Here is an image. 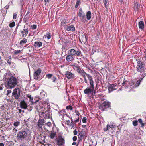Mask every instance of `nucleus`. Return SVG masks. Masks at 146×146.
Segmentation results:
<instances>
[{
	"label": "nucleus",
	"instance_id": "f257e3e1",
	"mask_svg": "<svg viewBox=\"0 0 146 146\" xmlns=\"http://www.w3.org/2000/svg\"><path fill=\"white\" fill-rule=\"evenodd\" d=\"M4 79L5 80V86L7 89L14 88L18 82L17 79L9 72L6 73L4 75Z\"/></svg>",
	"mask_w": 146,
	"mask_h": 146
},
{
	"label": "nucleus",
	"instance_id": "f03ea898",
	"mask_svg": "<svg viewBox=\"0 0 146 146\" xmlns=\"http://www.w3.org/2000/svg\"><path fill=\"white\" fill-rule=\"evenodd\" d=\"M27 132V131L25 130H22L19 132L17 135V139L29 142L30 140L31 137Z\"/></svg>",
	"mask_w": 146,
	"mask_h": 146
},
{
	"label": "nucleus",
	"instance_id": "7ed1b4c3",
	"mask_svg": "<svg viewBox=\"0 0 146 146\" xmlns=\"http://www.w3.org/2000/svg\"><path fill=\"white\" fill-rule=\"evenodd\" d=\"M88 79L89 81L90 86L89 88H86L84 91V93L88 96H91L93 94L94 90V81L91 77L88 75Z\"/></svg>",
	"mask_w": 146,
	"mask_h": 146
},
{
	"label": "nucleus",
	"instance_id": "20e7f679",
	"mask_svg": "<svg viewBox=\"0 0 146 146\" xmlns=\"http://www.w3.org/2000/svg\"><path fill=\"white\" fill-rule=\"evenodd\" d=\"M136 61H137V65L136 68L137 71L142 73L144 71V68L145 67V64L139 59H137Z\"/></svg>",
	"mask_w": 146,
	"mask_h": 146
},
{
	"label": "nucleus",
	"instance_id": "39448f33",
	"mask_svg": "<svg viewBox=\"0 0 146 146\" xmlns=\"http://www.w3.org/2000/svg\"><path fill=\"white\" fill-rule=\"evenodd\" d=\"M21 90L19 88H15L13 90L12 96H14L16 99L19 98L20 96Z\"/></svg>",
	"mask_w": 146,
	"mask_h": 146
},
{
	"label": "nucleus",
	"instance_id": "423d86ee",
	"mask_svg": "<svg viewBox=\"0 0 146 146\" xmlns=\"http://www.w3.org/2000/svg\"><path fill=\"white\" fill-rule=\"evenodd\" d=\"M110 103L108 101H104L99 106V108L102 111H104L106 109L110 107Z\"/></svg>",
	"mask_w": 146,
	"mask_h": 146
},
{
	"label": "nucleus",
	"instance_id": "0eeeda50",
	"mask_svg": "<svg viewBox=\"0 0 146 146\" xmlns=\"http://www.w3.org/2000/svg\"><path fill=\"white\" fill-rule=\"evenodd\" d=\"M68 53L72 56L76 55L79 56L81 54V52L80 50L76 51L74 49H71L68 51Z\"/></svg>",
	"mask_w": 146,
	"mask_h": 146
},
{
	"label": "nucleus",
	"instance_id": "6e6552de",
	"mask_svg": "<svg viewBox=\"0 0 146 146\" xmlns=\"http://www.w3.org/2000/svg\"><path fill=\"white\" fill-rule=\"evenodd\" d=\"M78 16L80 17V19L82 21H86L85 14L82 11V9L80 8L79 9V11L78 13Z\"/></svg>",
	"mask_w": 146,
	"mask_h": 146
},
{
	"label": "nucleus",
	"instance_id": "1a4fd4ad",
	"mask_svg": "<svg viewBox=\"0 0 146 146\" xmlns=\"http://www.w3.org/2000/svg\"><path fill=\"white\" fill-rule=\"evenodd\" d=\"M65 75L66 76L68 79H73L75 77L74 74L72 73L69 71L66 72Z\"/></svg>",
	"mask_w": 146,
	"mask_h": 146
},
{
	"label": "nucleus",
	"instance_id": "9d476101",
	"mask_svg": "<svg viewBox=\"0 0 146 146\" xmlns=\"http://www.w3.org/2000/svg\"><path fill=\"white\" fill-rule=\"evenodd\" d=\"M45 121L43 119H39L37 123V127L39 128H42V126L44 125Z\"/></svg>",
	"mask_w": 146,
	"mask_h": 146
},
{
	"label": "nucleus",
	"instance_id": "9b49d317",
	"mask_svg": "<svg viewBox=\"0 0 146 146\" xmlns=\"http://www.w3.org/2000/svg\"><path fill=\"white\" fill-rule=\"evenodd\" d=\"M20 107L22 109H26L28 107L27 103L24 100H22L20 103Z\"/></svg>",
	"mask_w": 146,
	"mask_h": 146
},
{
	"label": "nucleus",
	"instance_id": "f8f14e48",
	"mask_svg": "<svg viewBox=\"0 0 146 146\" xmlns=\"http://www.w3.org/2000/svg\"><path fill=\"white\" fill-rule=\"evenodd\" d=\"M39 100L38 99L35 101V102H34V103H33V105H35V108L37 111L40 110V109H41V106L39 102Z\"/></svg>",
	"mask_w": 146,
	"mask_h": 146
},
{
	"label": "nucleus",
	"instance_id": "ddd939ff",
	"mask_svg": "<svg viewBox=\"0 0 146 146\" xmlns=\"http://www.w3.org/2000/svg\"><path fill=\"white\" fill-rule=\"evenodd\" d=\"M41 70L39 69L35 72L34 74V79H36L38 78V76L40 74L41 72Z\"/></svg>",
	"mask_w": 146,
	"mask_h": 146
},
{
	"label": "nucleus",
	"instance_id": "4468645a",
	"mask_svg": "<svg viewBox=\"0 0 146 146\" xmlns=\"http://www.w3.org/2000/svg\"><path fill=\"white\" fill-rule=\"evenodd\" d=\"M116 86V85L115 84H110L109 85H108V89L109 92H112L113 90H116V88H115Z\"/></svg>",
	"mask_w": 146,
	"mask_h": 146
},
{
	"label": "nucleus",
	"instance_id": "2eb2a0df",
	"mask_svg": "<svg viewBox=\"0 0 146 146\" xmlns=\"http://www.w3.org/2000/svg\"><path fill=\"white\" fill-rule=\"evenodd\" d=\"M139 7L140 5L139 3L137 2L134 1V6L133 7L134 10L135 11H138Z\"/></svg>",
	"mask_w": 146,
	"mask_h": 146
},
{
	"label": "nucleus",
	"instance_id": "dca6fc26",
	"mask_svg": "<svg viewBox=\"0 0 146 146\" xmlns=\"http://www.w3.org/2000/svg\"><path fill=\"white\" fill-rule=\"evenodd\" d=\"M42 43L40 41H36L35 42L33 46L35 48L40 47L42 46Z\"/></svg>",
	"mask_w": 146,
	"mask_h": 146
},
{
	"label": "nucleus",
	"instance_id": "f3484780",
	"mask_svg": "<svg viewBox=\"0 0 146 146\" xmlns=\"http://www.w3.org/2000/svg\"><path fill=\"white\" fill-rule=\"evenodd\" d=\"M66 59L68 62H72L74 60V58H73V56L68 54L66 56Z\"/></svg>",
	"mask_w": 146,
	"mask_h": 146
},
{
	"label": "nucleus",
	"instance_id": "a211bd4d",
	"mask_svg": "<svg viewBox=\"0 0 146 146\" xmlns=\"http://www.w3.org/2000/svg\"><path fill=\"white\" fill-rule=\"evenodd\" d=\"M39 116L42 119L49 118V117H48V116L46 115L44 112L39 113Z\"/></svg>",
	"mask_w": 146,
	"mask_h": 146
},
{
	"label": "nucleus",
	"instance_id": "6ab92c4d",
	"mask_svg": "<svg viewBox=\"0 0 146 146\" xmlns=\"http://www.w3.org/2000/svg\"><path fill=\"white\" fill-rule=\"evenodd\" d=\"M67 30L69 31H74L75 30V28L73 25H70L67 27Z\"/></svg>",
	"mask_w": 146,
	"mask_h": 146
},
{
	"label": "nucleus",
	"instance_id": "aec40b11",
	"mask_svg": "<svg viewBox=\"0 0 146 146\" xmlns=\"http://www.w3.org/2000/svg\"><path fill=\"white\" fill-rule=\"evenodd\" d=\"M25 26L24 28H25ZM21 33L23 35V36L24 35H27L28 33L27 29L24 28L23 30L21 32Z\"/></svg>",
	"mask_w": 146,
	"mask_h": 146
},
{
	"label": "nucleus",
	"instance_id": "412c9836",
	"mask_svg": "<svg viewBox=\"0 0 146 146\" xmlns=\"http://www.w3.org/2000/svg\"><path fill=\"white\" fill-rule=\"evenodd\" d=\"M80 74H81L82 76H83V77L86 76V75L87 77L88 78V77L87 76L88 75L89 76L91 77V78H92V80H93V78L92 76H91L90 75L86 73L84 70H83L81 72Z\"/></svg>",
	"mask_w": 146,
	"mask_h": 146
},
{
	"label": "nucleus",
	"instance_id": "4be33fe9",
	"mask_svg": "<svg viewBox=\"0 0 146 146\" xmlns=\"http://www.w3.org/2000/svg\"><path fill=\"white\" fill-rule=\"evenodd\" d=\"M139 27L141 30H143L144 28V23L143 21H140L139 23Z\"/></svg>",
	"mask_w": 146,
	"mask_h": 146
},
{
	"label": "nucleus",
	"instance_id": "5701e85b",
	"mask_svg": "<svg viewBox=\"0 0 146 146\" xmlns=\"http://www.w3.org/2000/svg\"><path fill=\"white\" fill-rule=\"evenodd\" d=\"M44 112L48 116V117H49V118H50L51 117V115L52 114L51 113V111L50 110L48 109L46 111H45Z\"/></svg>",
	"mask_w": 146,
	"mask_h": 146
},
{
	"label": "nucleus",
	"instance_id": "b1692460",
	"mask_svg": "<svg viewBox=\"0 0 146 146\" xmlns=\"http://www.w3.org/2000/svg\"><path fill=\"white\" fill-rule=\"evenodd\" d=\"M86 16V18L87 20H89L90 19L91 17V13L90 11L87 12Z\"/></svg>",
	"mask_w": 146,
	"mask_h": 146
},
{
	"label": "nucleus",
	"instance_id": "393cba45",
	"mask_svg": "<svg viewBox=\"0 0 146 146\" xmlns=\"http://www.w3.org/2000/svg\"><path fill=\"white\" fill-rule=\"evenodd\" d=\"M27 97L29 98V101L31 102V105H33V103H34V102H35V101H34L33 100V97H31L30 95L28 94L27 95Z\"/></svg>",
	"mask_w": 146,
	"mask_h": 146
},
{
	"label": "nucleus",
	"instance_id": "a878e982",
	"mask_svg": "<svg viewBox=\"0 0 146 146\" xmlns=\"http://www.w3.org/2000/svg\"><path fill=\"white\" fill-rule=\"evenodd\" d=\"M64 141V139L62 138H61L57 141V144L59 145H62Z\"/></svg>",
	"mask_w": 146,
	"mask_h": 146
},
{
	"label": "nucleus",
	"instance_id": "bb28decb",
	"mask_svg": "<svg viewBox=\"0 0 146 146\" xmlns=\"http://www.w3.org/2000/svg\"><path fill=\"white\" fill-rule=\"evenodd\" d=\"M56 135V133L55 132H51L49 135V137L51 139H53Z\"/></svg>",
	"mask_w": 146,
	"mask_h": 146
},
{
	"label": "nucleus",
	"instance_id": "cd10ccee",
	"mask_svg": "<svg viewBox=\"0 0 146 146\" xmlns=\"http://www.w3.org/2000/svg\"><path fill=\"white\" fill-rule=\"evenodd\" d=\"M81 39L84 43H85L87 41V39L86 35L82 36L81 38Z\"/></svg>",
	"mask_w": 146,
	"mask_h": 146
},
{
	"label": "nucleus",
	"instance_id": "c85d7f7f",
	"mask_svg": "<svg viewBox=\"0 0 146 146\" xmlns=\"http://www.w3.org/2000/svg\"><path fill=\"white\" fill-rule=\"evenodd\" d=\"M129 82L128 81L126 80L125 79H124L123 82L121 84L123 86H124L125 85L128 86H129Z\"/></svg>",
	"mask_w": 146,
	"mask_h": 146
},
{
	"label": "nucleus",
	"instance_id": "c756f323",
	"mask_svg": "<svg viewBox=\"0 0 146 146\" xmlns=\"http://www.w3.org/2000/svg\"><path fill=\"white\" fill-rule=\"evenodd\" d=\"M143 80L142 78H140L139 79V80L136 82L135 86L136 87L138 86L140 84V82L142 80Z\"/></svg>",
	"mask_w": 146,
	"mask_h": 146
},
{
	"label": "nucleus",
	"instance_id": "7c9ffc66",
	"mask_svg": "<svg viewBox=\"0 0 146 146\" xmlns=\"http://www.w3.org/2000/svg\"><path fill=\"white\" fill-rule=\"evenodd\" d=\"M26 48L29 51V52H32L33 50L34 49L33 47L31 46H29Z\"/></svg>",
	"mask_w": 146,
	"mask_h": 146
},
{
	"label": "nucleus",
	"instance_id": "2f4dec72",
	"mask_svg": "<svg viewBox=\"0 0 146 146\" xmlns=\"http://www.w3.org/2000/svg\"><path fill=\"white\" fill-rule=\"evenodd\" d=\"M27 41V39L25 38H24L23 39L21 40L20 42V45L22 44H25L26 43Z\"/></svg>",
	"mask_w": 146,
	"mask_h": 146
},
{
	"label": "nucleus",
	"instance_id": "473e14b6",
	"mask_svg": "<svg viewBox=\"0 0 146 146\" xmlns=\"http://www.w3.org/2000/svg\"><path fill=\"white\" fill-rule=\"evenodd\" d=\"M139 122L140 123L141 125V127H143L144 125V123H143L142 122V120L141 119H139L138 120Z\"/></svg>",
	"mask_w": 146,
	"mask_h": 146
},
{
	"label": "nucleus",
	"instance_id": "72a5a7b5",
	"mask_svg": "<svg viewBox=\"0 0 146 146\" xmlns=\"http://www.w3.org/2000/svg\"><path fill=\"white\" fill-rule=\"evenodd\" d=\"M45 38H47L48 39H49L51 38V34L50 33H48L47 34L44 36Z\"/></svg>",
	"mask_w": 146,
	"mask_h": 146
},
{
	"label": "nucleus",
	"instance_id": "f704fd0d",
	"mask_svg": "<svg viewBox=\"0 0 146 146\" xmlns=\"http://www.w3.org/2000/svg\"><path fill=\"white\" fill-rule=\"evenodd\" d=\"M103 1L105 5V7L106 8L108 5L107 4H109V3L108 2V0H103Z\"/></svg>",
	"mask_w": 146,
	"mask_h": 146
},
{
	"label": "nucleus",
	"instance_id": "c9c22d12",
	"mask_svg": "<svg viewBox=\"0 0 146 146\" xmlns=\"http://www.w3.org/2000/svg\"><path fill=\"white\" fill-rule=\"evenodd\" d=\"M73 69L76 70L78 68H79V67H80L79 65H77V64L73 65Z\"/></svg>",
	"mask_w": 146,
	"mask_h": 146
},
{
	"label": "nucleus",
	"instance_id": "e433bc0d",
	"mask_svg": "<svg viewBox=\"0 0 146 146\" xmlns=\"http://www.w3.org/2000/svg\"><path fill=\"white\" fill-rule=\"evenodd\" d=\"M80 3V0H77V1L76 2V5H75V8H77L78 7V6H79V5Z\"/></svg>",
	"mask_w": 146,
	"mask_h": 146
},
{
	"label": "nucleus",
	"instance_id": "4c0bfd02",
	"mask_svg": "<svg viewBox=\"0 0 146 146\" xmlns=\"http://www.w3.org/2000/svg\"><path fill=\"white\" fill-rule=\"evenodd\" d=\"M15 25V23L14 22H13L9 24V26L10 27L12 28Z\"/></svg>",
	"mask_w": 146,
	"mask_h": 146
},
{
	"label": "nucleus",
	"instance_id": "58836bf2",
	"mask_svg": "<svg viewBox=\"0 0 146 146\" xmlns=\"http://www.w3.org/2000/svg\"><path fill=\"white\" fill-rule=\"evenodd\" d=\"M66 108L67 110H72L73 109V108L71 105H69L67 106Z\"/></svg>",
	"mask_w": 146,
	"mask_h": 146
},
{
	"label": "nucleus",
	"instance_id": "ea45409f",
	"mask_svg": "<svg viewBox=\"0 0 146 146\" xmlns=\"http://www.w3.org/2000/svg\"><path fill=\"white\" fill-rule=\"evenodd\" d=\"M21 51L19 50H17L14 52V55H17L18 54L20 53Z\"/></svg>",
	"mask_w": 146,
	"mask_h": 146
},
{
	"label": "nucleus",
	"instance_id": "a19ab883",
	"mask_svg": "<svg viewBox=\"0 0 146 146\" xmlns=\"http://www.w3.org/2000/svg\"><path fill=\"white\" fill-rule=\"evenodd\" d=\"M76 70L78 73L80 74L83 70L80 66Z\"/></svg>",
	"mask_w": 146,
	"mask_h": 146
},
{
	"label": "nucleus",
	"instance_id": "79ce46f5",
	"mask_svg": "<svg viewBox=\"0 0 146 146\" xmlns=\"http://www.w3.org/2000/svg\"><path fill=\"white\" fill-rule=\"evenodd\" d=\"M52 76L53 74H48L46 75V77L47 78L49 79L51 77H52Z\"/></svg>",
	"mask_w": 146,
	"mask_h": 146
},
{
	"label": "nucleus",
	"instance_id": "37998d69",
	"mask_svg": "<svg viewBox=\"0 0 146 146\" xmlns=\"http://www.w3.org/2000/svg\"><path fill=\"white\" fill-rule=\"evenodd\" d=\"M20 122L19 121H16L14 123L13 125L16 127H17L20 125Z\"/></svg>",
	"mask_w": 146,
	"mask_h": 146
},
{
	"label": "nucleus",
	"instance_id": "c03bdc74",
	"mask_svg": "<svg viewBox=\"0 0 146 146\" xmlns=\"http://www.w3.org/2000/svg\"><path fill=\"white\" fill-rule=\"evenodd\" d=\"M133 124L134 126H136L138 125V121L135 120L133 122Z\"/></svg>",
	"mask_w": 146,
	"mask_h": 146
},
{
	"label": "nucleus",
	"instance_id": "a18cd8bd",
	"mask_svg": "<svg viewBox=\"0 0 146 146\" xmlns=\"http://www.w3.org/2000/svg\"><path fill=\"white\" fill-rule=\"evenodd\" d=\"M11 90H8L7 91V93L6 94V95L8 96L9 97H10V96H9V94L10 93H11Z\"/></svg>",
	"mask_w": 146,
	"mask_h": 146
},
{
	"label": "nucleus",
	"instance_id": "49530a36",
	"mask_svg": "<svg viewBox=\"0 0 146 146\" xmlns=\"http://www.w3.org/2000/svg\"><path fill=\"white\" fill-rule=\"evenodd\" d=\"M142 73L141 75L142 77L141 78H142L143 79V78L146 76V73L145 72H143Z\"/></svg>",
	"mask_w": 146,
	"mask_h": 146
},
{
	"label": "nucleus",
	"instance_id": "de8ad7c7",
	"mask_svg": "<svg viewBox=\"0 0 146 146\" xmlns=\"http://www.w3.org/2000/svg\"><path fill=\"white\" fill-rule=\"evenodd\" d=\"M86 118L85 117H83L82 119V122L84 123H85L86 122Z\"/></svg>",
	"mask_w": 146,
	"mask_h": 146
},
{
	"label": "nucleus",
	"instance_id": "09e8293b",
	"mask_svg": "<svg viewBox=\"0 0 146 146\" xmlns=\"http://www.w3.org/2000/svg\"><path fill=\"white\" fill-rule=\"evenodd\" d=\"M36 26L35 25H33L31 26V29H35L36 28Z\"/></svg>",
	"mask_w": 146,
	"mask_h": 146
},
{
	"label": "nucleus",
	"instance_id": "8fccbe9b",
	"mask_svg": "<svg viewBox=\"0 0 146 146\" xmlns=\"http://www.w3.org/2000/svg\"><path fill=\"white\" fill-rule=\"evenodd\" d=\"M17 17V15L16 13H14L13 14V18L14 19H16Z\"/></svg>",
	"mask_w": 146,
	"mask_h": 146
},
{
	"label": "nucleus",
	"instance_id": "3c124183",
	"mask_svg": "<svg viewBox=\"0 0 146 146\" xmlns=\"http://www.w3.org/2000/svg\"><path fill=\"white\" fill-rule=\"evenodd\" d=\"M110 128H114L115 127V125H113V124H111L110 125Z\"/></svg>",
	"mask_w": 146,
	"mask_h": 146
},
{
	"label": "nucleus",
	"instance_id": "603ef678",
	"mask_svg": "<svg viewBox=\"0 0 146 146\" xmlns=\"http://www.w3.org/2000/svg\"><path fill=\"white\" fill-rule=\"evenodd\" d=\"M7 62L9 65L11 64L12 62L11 61V60L9 59H8L7 60Z\"/></svg>",
	"mask_w": 146,
	"mask_h": 146
},
{
	"label": "nucleus",
	"instance_id": "864d4df0",
	"mask_svg": "<svg viewBox=\"0 0 146 146\" xmlns=\"http://www.w3.org/2000/svg\"><path fill=\"white\" fill-rule=\"evenodd\" d=\"M74 134V135H76L77 134V131L76 129H75L73 131Z\"/></svg>",
	"mask_w": 146,
	"mask_h": 146
},
{
	"label": "nucleus",
	"instance_id": "5fc2aeb1",
	"mask_svg": "<svg viewBox=\"0 0 146 146\" xmlns=\"http://www.w3.org/2000/svg\"><path fill=\"white\" fill-rule=\"evenodd\" d=\"M26 109L28 110H29L30 111H31L32 109H33V107L32 106H30L29 108H27V109Z\"/></svg>",
	"mask_w": 146,
	"mask_h": 146
},
{
	"label": "nucleus",
	"instance_id": "6e6d98bb",
	"mask_svg": "<svg viewBox=\"0 0 146 146\" xmlns=\"http://www.w3.org/2000/svg\"><path fill=\"white\" fill-rule=\"evenodd\" d=\"M73 140L74 141H76L77 140V137L76 136H74L72 138Z\"/></svg>",
	"mask_w": 146,
	"mask_h": 146
},
{
	"label": "nucleus",
	"instance_id": "4d7b16f0",
	"mask_svg": "<svg viewBox=\"0 0 146 146\" xmlns=\"http://www.w3.org/2000/svg\"><path fill=\"white\" fill-rule=\"evenodd\" d=\"M52 80L53 82H54L56 80V77H54L52 78Z\"/></svg>",
	"mask_w": 146,
	"mask_h": 146
},
{
	"label": "nucleus",
	"instance_id": "13d9d810",
	"mask_svg": "<svg viewBox=\"0 0 146 146\" xmlns=\"http://www.w3.org/2000/svg\"><path fill=\"white\" fill-rule=\"evenodd\" d=\"M82 132H81L79 133V134L78 135V136L79 137H82L84 136V135L83 134H82Z\"/></svg>",
	"mask_w": 146,
	"mask_h": 146
},
{
	"label": "nucleus",
	"instance_id": "bf43d9fd",
	"mask_svg": "<svg viewBox=\"0 0 146 146\" xmlns=\"http://www.w3.org/2000/svg\"><path fill=\"white\" fill-rule=\"evenodd\" d=\"M84 82L87 84V83H88V82L87 80V79L86 77V76L84 77Z\"/></svg>",
	"mask_w": 146,
	"mask_h": 146
},
{
	"label": "nucleus",
	"instance_id": "052dcab7",
	"mask_svg": "<svg viewBox=\"0 0 146 146\" xmlns=\"http://www.w3.org/2000/svg\"><path fill=\"white\" fill-rule=\"evenodd\" d=\"M46 125L48 126H51V123L50 122H48L46 123Z\"/></svg>",
	"mask_w": 146,
	"mask_h": 146
},
{
	"label": "nucleus",
	"instance_id": "680f3d73",
	"mask_svg": "<svg viewBox=\"0 0 146 146\" xmlns=\"http://www.w3.org/2000/svg\"><path fill=\"white\" fill-rule=\"evenodd\" d=\"M79 121V117H77V119L75 120L74 121L75 123H78V122Z\"/></svg>",
	"mask_w": 146,
	"mask_h": 146
},
{
	"label": "nucleus",
	"instance_id": "e2e57ef3",
	"mask_svg": "<svg viewBox=\"0 0 146 146\" xmlns=\"http://www.w3.org/2000/svg\"><path fill=\"white\" fill-rule=\"evenodd\" d=\"M3 84H1L0 86V90H3Z\"/></svg>",
	"mask_w": 146,
	"mask_h": 146
},
{
	"label": "nucleus",
	"instance_id": "0e129e2a",
	"mask_svg": "<svg viewBox=\"0 0 146 146\" xmlns=\"http://www.w3.org/2000/svg\"><path fill=\"white\" fill-rule=\"evenodd\" d=\"M13 131L14 132H16L17 131V130L16 129V128H14L13 129Z\"/></svg>",
	"mask_w": 146,
	"mask_h": 146
},
{
	"label": "nucleus",
	"instance_id": "69168bd1",
	"mask_svg": "<svg viewBox=\"0 0 146 146\" xmlns=\"http://www.w3.org/2000/svg\"><path fill=\"white\" fill-rule=\"evenodd\" d=\"M18 110H19V113H21V112H22V110L21 109H19Z\"/></svg>",
	"mask_w": 146,
	"mask_h": 146
},
{
	"label": "nucleus",
	"instance_id": "338daca9",
	"mask_svg": "<svg viewBox=\"0 0 146 146\" xmlns=\"http://www.w3.org/2000/svg\"><path fill=\"white\" fill-rule=\"evenodd\" d=\"M0 146H4V144L3 143H0Z\"/></svg>",
	"mask_w": 146,
	"mask_h": 146
},
{
	"label": "nucleus",
	"instance_id": "774afa93",
	"mask_svg": "<svg viewBox=\"0 0 146 146\" xmlns=\"http://www.w3.org/2000/svg\"><path fill=\"white\" fill-rule=\"evenodd\" d=\"M109 129V128H107V127L106 128H104V131H107V130H108Z\"/></svg>",
	"mask_w": 146,
	"mask_h": 146
}]
</instances>
